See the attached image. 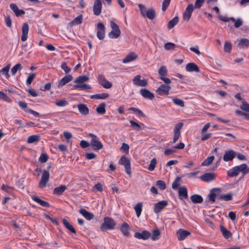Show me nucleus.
<instances>
[{
	"mask_svg": "<svg viewBox=\"0 0 249 249\" xmlns=\"http://www.w3.org/2000/svg\"><path fill=\"white\" fill-rule=\"evenodd\" d=\"M236 153L233 150L226 151L223 156V160L226 162L231 161L235 158Z\"/></svg>",
	"mask_w": 249,
	"mask_h": 249,
	"instance_id": "17",
	"label": "nucleus"
},
{
	"mask_svg": "<svg viewBox=\"0 0 249 249\" xmlns=\"http://www.w3.org/2000/svg\"><path fill=\"white\" fill-rule=\"evenodd\" d=\"M78 109L80 114L83 115H87L89 114V110L86 104L78 105Z\"/></svg>",
	"mask_w": 249,
	"mask_h": 249,
	"instance_id": "32",
	"label": "nucleus"
},
{
	"mask_svg": "<svg viewBox=\"0 0 249 249\" xmlns=\"http://www.w3.org/2000/svg\"><path fill=\"white\" fill-rule=\"evenodd\" d=\"M168 202L166 200L159 201L155 204L154 206V212L155 213H160L163 209L167 205Z\"/></svg>",
	"mask_w": 249,
	"mask_h": 249,
	"instance_id": "11",
	"label": "nucleus"
},
{
	"mask_svg": "<svg viewBox=\"0 0 249 249\" xmlns=\"http://www.w3.org/2000/svg\"><path fill=\"white\" fill-rule=\"evenodd\" d=\"M219 189L214 188L212 189L211 191L210 194L208 195V197H209V199L210 202L213 203L215 202V198L216 197V195L215 192L218 191Z\"/></svg>",
	"mask_w": 249,
	"mask_h": 249,
	"instance_id": "41",
	"label": "nucleus"
},
{
	"mask_svg": "<svg viewBox=\"0 0 249 249\" xmlns=\"http://www.w3.org/2000/svg\"><path fill=\"white\" fill-rule=\"evenodd\" d=\"M186 70L187 71H195L198 72L199 71V68L197 65L194 63H190L186 66Z\"/></svg>",
	"mask_w": 249,
	"mask_h": 249,
	"instance_id": "31",
	"label": "nucleus"
},
{
	"mask_svg": "<svg viewBox=\"0 0 249 249\" xmlns=\"http://www.w3.org/2000/svg\"><path fill=\"white\" fill-rule=\"evenodd\" d=\"M171 88L170 86L165 84H161L158 88L156 92L159 95L167 96L169 94V91L171 89Z\"/></svg>",
	"mask_w": 249,
	"mask_h": 249,
	"instance_id": "8",
	"label": "nucleus"
},
{
	"mask_svg": "<svg viewBox=\"0 0 249 249\" xmlns=\"http://www.w3.org/2000/svg\"><path fill=\"white\" fill-rule=\"evenodd\" d=\"M190 199L192 202L196 204L201 203L203 201V198L200 195H193L190 196Z\"/></svg>",
	"mask_w": 249,
	"mask_h": 249,
	"instance_id": "34",
	"label": "nucleus"
},
{
	"mask_svg": "<svg viewBox=\"0 0 249 249\" xmlns=\"http://www.w3.org/2000/svg\"><path fill=\"white\" fill-rule=\"evenodd\" d=\"M10 67V65L9 64L1 69L0 71V73L5 75L6 78H8L10 76V75L9 74Z\"/></svg>",
	"mask_w": 249,
	"mask_h": 249,
	"instance_id": "51",
	"label": "nucleus"
},
{
	"mask_svg": "<svg viewBox=\"0 0 249 249\" xmlns=\"http://www.w3.org/2000/svg\"><path fill=\"white\" fill-rule=\"evenodd\" d=\"M105 35V28L103 23L97 24V37L100 40L104 39Z\"/></svg>",
	"mask_w": 249,
	"mask_h": 249,
	"instance_id": "13",
	"label": "nucleus"
},
{
	"mask_svg": "<svg viewBox=\"0 0 249 249\" xmlns=\"http://www.w3.org/2000/svg\"><path fill=\"white\" fill-rule=\"evenodd\" d=\"M31 198H32L35 202L38 203L39 205L44 207L49 208L50 206V205L48 202L42 200L40 198L38 197L37 196H31Z\"/></svg>",
	"mask_w": 249,
	"mask_h": 249,
	"instance_id": "27",
	"label": "nucleus"
},
{
	"mask_svg": "<svg viewBox=\"0 0 249 249\" xmlns=\"http://www.w3.org/2000/svg\"><path fill=\"white\" fill-rule=\"evenodd\" d=\"M105 106L106 105L104 103L99 104L96 108L97 113L101 115L104 114L106 112Z\"/></svg>",
	"mask_w": 249,
	"mask_h": 249,
	"instance_id": "44",
	"label": "nucleus"
},
{
	"mask_svg": "<svg viewBox=\"0 0 249 249\" xmlns=\"http://www.w3.org/2000/svg\"><path fill=\"white\" fill-rule=\"evenodd\" d=\"M178 195L179 198L181 199L188 198V191L187 187L185 186L181 187L178 189Z\"/></svg>",
	"mask_w": 249,
	"mask_h": 249,
	"instance_id": "23",
	"label": "nucleus"
},
{
	"mask_svg": "<svg viewBox=\"0 0 249 249\" xmlns=\"http://www.w3.org/2000/svg\"><path fill=\"white\" fill-rule=\"evenodd\" d=\"M62 69L66 72V73H70L71 71V68L68 66L66 62H62L61 65H60Z\"/></svg>",
	"mask_w": 249,
	"mask_h": 249,
	"instance_id": "57",
	"label": "nucleus"
},
{
	"mask_svg": "<svg viewBox=\"0 0 249 249\" xmlns=\"http://www.w3.org/2000/svg\"><path fill=\"white\" fill-rule=\"evenodd\" d=\"M18 106H19L20 108H26V109L24 110V111L26 112H29V113H31V114H33V115H34L35 117H39L40 115L38 112L34 111L30 108H27V104L25 102L20 101L18 102Z\"/></svg>",
	"mask_w": 249,
	"mask_h": 249,
	"instance_id": "16",
	"label": "nucleus"
},
{
	"mask_svg": "<svg viewBox=\"0 0 249 249\" xmlns=\"http://www.w3.org/2000/svg\"><path fill=\"white\" fill-rule=\"evenodd\" d=\"M110 26L112 28V31L108 34V37L111 39L117 38L121 35L119 27L112 20L110 22Z\"/></svg>",
	"mask_w": 249,
	"mask_h": 249,
	"instance_id": "5",
	"label": "nucleus"
},
{
	"mask_svg": "<svg viewBox=\"0 0 249 249\" xmlns=\"http://www.w3.org/2000/svg\"><path fill=\"white\" fill-rule=\"evenodd\" d=\"M181 178L180 177L178 176L174 180L172 184V188L174 190H177L179 189V186L181 184Z\"/></svg>",
	"mask_w": 249,
	"mask_h": 249,
	"instance_id": "40",
	"label": "nucleus"
},
{
	"mask_svg": "<svg viewBox=\"0 0 249 249\" xmlns=\"http://www.w3.org/2000/svg\"><path fill=\"white\" fill-rule=\"evenodd\" d=\"M79 213H80V214L82 215L87 220H91L94 216L92 213H89L85 209H79Z\"/></svg>",
	"mask_w": 249,
	"mask_h": 249,
	"instance_id": "28",
	"label": "nucleus"
},
{
	"mask_svg": "<svg viewBox=\"0 0 249 249\" xmlns=\"http://www.w3.org/2000/svg\"><path fill=\"white\" fill-rule=\"evenodd\" d=\"M39 141V136L37 135H33L29 136L27 139V142L29 143H33L37 142Z\"/></svg>",
	"mask_w": 249,
	"mask_h": 249,
	"instance_id": "46",
	"label": "nucleus"
},
{
	"mask_svg": "<svg viewBox=\"0 0 249 249\" xmlns=\"http://www.w3.org/2000/svg\"><path fill=\"white\" fill-rule=\"evenodd\" d=\"M176 45L172 42H167L164 44V49L165 50H170L174 49Z\"/></svg>",
	"mask_w": 249,
	"mask_h": 249,
	"instance_id": "64",
	"label": "nucleus"
},
{
	"mask_svg": "<svg viewBox=\"0 0 249 249\" xmlns=\"http://www.w3.org/2000/svg\"><path fill=\"white\" fill-rule=\"evenodd\" d=\"M158 72L160 76H166L167 74V70L166 66H162L159 69Z\"/></svg>",
	"mask_w": 249,
	"mask_h": 249,
	"instance_id": "52",
	"label": "nucleus"
},
{
	"mask_svg": "<svg viewBox=\"0 0 249 249\" xmlns=\"http://www.w3.org/2000/svg\"><path fill=\"white\" fill-rule=\"evenodd\" d=\"M142 17H147L149 19L153 20L156 15L155 10L153 8L147 9L145 6L142 4H138Z\"/></svg>",
	"mask_w": 249,
	"mask_h": 249,
	"instance_id": "3",
	"label": "nucleus"
},
{
	"mask_svg": "<svg viewBox=\"0 0 249 249\" xmlns=\"http://www.w3.org/2000/svg\"><path fill=\"white\" fill-rule=\"evenodd\" d=\"M218 18L220 20L224 22H229L231 21H235V18L233 17L228 18L227 17H223L221 15H219L218 16Z\"/></svg>",
	"mask_w": 249,
	"mask_h": 249,
	"instance_id": "62",
	"label": "nucleus"
},
{
	"mask_svg": "<svg viewBox=\"0 0 249 249\" xmlns=\"http://www.w3.org/2000/svg\"><path fill=\"white\" fill-rule=\"evenodd\" d=\"M183 126L182 122L178 123L175 125L174 129V139L173 142L174 143L177 142L179 137L180 136V130Z\"/></svg>",
	"mask_w": 249,
	"mask_h": 249,
	"instance_id": "12",
	"label": "nucleus"
},
{
	"mask_svg": "<svg viewBox=\"0 0 249 249\" xmlns=\"http://www.w3.org/2000/svg\"><path fill=\"white\" fill-rule=\"evenodd\" d=\"M29 30V25L27 24V23H23L22 25V35L21 37V39L22 42H25L27 40Z\"/></svg>",
	"mask_w": 249,
	"mask_h": 249,
	"instance_id": "18",
	"label": "nucleus"
},
{
	"mask_svg": "<svg viewBox=\"0 0 249 249\" xmlns=\"http://www.w3.org/2000/svg\"><path fill=\"white\" fill-rule=\"evenodd\" d=\"M214 159V156H211L208 157L202 163V166H209L212 163Z\"/></svg>",
	"mask_w": 249,
	"mask_h": 249,
	"instance_id": "50",
	"label": "nucleus"
},
{
	"mask_svg": "<svg viewBox=\"0 0 249 249\" xmlns=\"http://www.w3.org/2000/svg\"><path fill=\"white\" fill-rule=\"evenodd\" d=\"M224 50L225 52L228 53H231V42H225L224 45Z\"/></svg>",
	"mask_w": 249,
	"mask_h": 249,
	"instance_id": "59",
	"label": "nucleus"
},
{
	"mask_svg": "<svg viewBox=\"0 0 249 249\" xmlns=\"http://www.w3.org/2000/svg\"><path fill=\"white\" fill-rule=\"evenodd\" d=\"M10 9H12V10H13L14 14H16V16L17 17H20L22 15L25 14V12L24 11L18 9V6L16 4H15L14 3L10 4Z\"/></svg>",
	"mask_w": 249,
	"mask_h": 249,
	"instance_id": "21",
	"label": "nucleus"
},
{
	"mask_svg": "<svg viewBox=\"0 0 249 249\" xmlns=\"http://www.w3.org/2000/svg\"><path fill=\"white\" fill-rule=\"evenodd\" d=\"M220 231L225 239H229L231 237V233L230 231L227 230L223 225L220 226Z\"/></svg>",
	"mask_w": 249,
	"mask_h": 249,
	"instance_id": "36",
	"label": "nucleus"
},
{
	"mask_svg": "<svg viewBox=\"0 0 249 249\" xmlns=\"http://www.w3.org/2000/svg\"><path fill=\"white\" fill-rule=\"evenodd\" d=\"M238 45L241 49L247 48L249 46V40L247 38L241 39L239 40Z\"/></svg>",
	"mask_w": 249,
	"mask_h": 249,
	"instance_id": "43",
	"label": "nucleus"
},
{
	"mask_svg": "<svg viewBox=\"0 0 249 249\" xmlns=\"http://www.w3.org/2000/svg\"><path fill=\"white\" fill-rule=\"evenodd\" d=\"M62 223L64 227H65L66 229H67L72 233H73L74 234L76 233V231L75 230L74 228L72 226L71 224L69 222H68V220H67L65 218H63L62 219Z\"/></svg>",
	"mask_w": 249,
	"mask_h": 249,
	"instance_id": "35",
	"label": "nucleus"
},
{
	"mask_svg": "<svg viewBox=\"0 0 249 249\" xmlns=\"http://www.w3.org/2000/svg\"><path fill=\"white\" fill-rule=\"evenodd\" d=\"M194 10V6L192 4H190L187 6L186 10L183 14V19L185 21H189L192 13Z\"/></svg>",
	"mask_w": 249,
	"mask_h": 249,
	"instance_id": "14",
	"label": "nucleus"
},
{
	"mask_svg": "<svg viewBox=\"0 0 249 249\" xmlns=\"http://www.w3.org/2000/svg\"><path fill=\"white\" fill-rule=\"evenodd\" d=\"M157 164V160L156 158H154L150 160L149 165L148 166V169L149 171H153L154 170L155 166Z\"/></svg>",
	"mask_w": 249,
	"mask_h": 249,
	"instance_id": "58",
	"label": "nucleus"
},
{
	"mask_svg": "<svg viewBox=\"0 0 249 249\" xmlns=\"http://www.w3.org/2000/svg\"><path fill=\"white\" fill-rule=\"evenodd\" d=\"M0 99L3 100L8 103L12 102V100L9 98V97L1 91H0Z\"/></svg>",
	"mask_w": 249,
	"mask_h": 249,
	"instance_id": "55",
	"label": "nucleus"
},
{
	"mask_svg": "<svg viewBox=\"0 0 249 249\" xmlns=\"http://www.w3.org/2000/svg\"><path fill=\"white\" fill-rule=\"evenodd\" d=\"M128 110L133 111L134 114H136V115L138 116L143 117L144 116L143 112L138 108L129 107L128 108Z\"/></svg>",
	"mask_w": 249,
	"mask_h": 249,
	"instance_id": "49",
	"label": "nucleus"
},
{
	"mask_svg": "<svg viewBox=\"0 0 249 249\" xmlns=\"http://www.w3.org/2000/svg\"><path fill=\"white\" fill-rule=\"evenodd\" d=\"M50 178V173L48 170H43L42 173L41 178L38 183L39 188H44L46 186V184Z\"/></svg>",
	"mask_w": 249,
	"mask_h": 249,
	"instance_id": "7",
	"label": "nucleus"
},
{
	"mask_svg": "<svg viewBox=\"0 0 249 249\" xmlns=\"http://www.w3.org/2000/svg\"><path fill=\"white\" fill-rule=\"evenodd\" d=\"M130 227L128 223L124 222L121 224L120 227V231L122 233L125 237H129L130 235L129 233Z\"/></svg>",
	"mask_w": 249,
	"mask_h": 249,
	"instance_id": "19",
	"label": "nucleus"
},
{
	"mask_svg": "<svg viewBox=\"0 0 249 249\" xmlns=\"http://www.w3.org/2000/svg\"><path fill=\"white\" fill-rule=\"evenodd\" d=\"M142 202H138L137 205L134 206V209L136 211V215L137 217H139L141 215L142 211Z\"/></svg>",
	"mask_w": 249,
	"mask_h": 249,
	"instance_id": "48",
	"label": "nucleus"
},
{
	"mask_svg": "<svg viewBox=\"0 0 249 249\" xmlns=\"http://www.w3.org/2000/svg\"><path fill=\"white\" fill-rule=\"evenodd\" d=\"M108 97L109 94L108 93H103L92 95L91 96V98L96 99H105L107 98Z\"/></svg>",
	"mask_w": 249,
	"mask_h": 249,
	"instance_id": "39",
	"label": "nucleus"
},
{
	"mask_svg": "<svg viewBox=\"0 0 249 249\" xmlns=\"http://www.w3.org/2000/svg\"><path fill=\"white\" fill-rule=\"evenodd\" d=\"M151 233L148 231H142L141 232H136L134 234V237L138 239H142L144 240H147L150 238Z\"/></svg>",
	"mask_w": 249,
	"mask_h": 249,
	"instance_id": "10",
	"label": "nucleus"
},
{
	"mask_svg": "<svg viewBox=\"0 0 249 249\" xmlns=\"http://www.w3.org/2000/svg\"><path fill=\"white\" fill-rule=\"evenodd\" d=\"M88 137L91 138L90 144L94 150L98 151L103 148V144L99 140L98 137L92 133L89 134Z\"/></svg>",
	"mask_w": 249,
	"mask_h": 249,
	"instance_id": "4",
	"label": "nucleus"
},
{
	"mask_svg": "<svg viewBox=\"0 0 249 249\" xmlns=\"http://www.w3.org/2000/svg\"><path fill=\"white\" fill-rule=\"evenodd\" d=\"M97 80L101 86L105 89H110L112 86L111 82L108 81L105 77L104 75H99Z\"/></svg>",
	"mask_w": 249,
	"mask_h": 249,
	"instance_id": "9",
	"label": "nucleus"
},
{
	"mask_svg": "<svg viewBox=\"0 0 249 249\" xmlns=\"http://www.w3.org/2000/svg\"><path fill=\"white\" fill-rule=\"evenodd\" d=\"M138 55L134 53L131 52L125 56L123 62L124 64L128 63L136 59Z\"/></svg>",
	"mask_w": 249,
	"mask_h": 249,
	"instance_id": "26",
	"label": "nucleus"
},
{
	"mask_svg": "<svg viewBox=\"0 0 249 249\" xmlns=\"http://www.w3.org/2000/svg\"><path fill=\"white\" fill-rule=\"evenodd\" d=\"M67 189V187L65 185H61L58 187H55L53 191V194L54 195L60 196L63 194V192Z\"/></svg>",
	"mask_w": 249,
	"mask_h": 249,
	"instance_id": "33",
	"label": "nucleus"
},
{
	"mask_svg": "<svg viewBox=\"0 0 249 249\" xmlns=\"http://www.w3.org/2000/svg\"><path fill=\"white\" fill-rule=\"evenodd\" d=\"M83 16L80 15L77 17L73 20L71 21V24L72 25H79L82 23Z\"/></svg>",
	"mask_w": 249,
	"mask_h": 249,
	"instance_id": "53",
	"label": "nucleus"
},
{
	"mask_svg": "<svg viewBox=\"0 0 249 249\" xmlns=\"http://www.w3.org/2000/svg\"><path fill=\"white\" fill-rule=\"evenodd\" d=\"M156 185L161 190H164L166 188L165 182L162 180H158L156 182Z\"/></svg>",
	"mask_w": 249,
	"mask_h": 249,
	"instance_id": "54",
	"label": "nucleus"
},
{
	"mask_svg": "<svg viewBox=\"0 0 249 249\" xmlns=\"http://www.w3.org/2000/svg\"><path fill=\"white\" fill-rule=\"evenodd\" d=\"M232 198L231 194H228L226 195H220L217 196V199L219 200H224L225 201H230Z\"/></svg>",
	"mask_w": 249,
	"mask_h": 249,
	"instance_id": "47",
	"label": "nucleus"
},
{
	"mask_svg": "<svg viewBox=\"0 0 249 249\" xmlns=\"http://www.w3.org/2000/svg\"><path fill=\"white\" fill-rule=\"evenodd\" d=\"M240 108L241 110H242L244 111H247L249 112V104L246 101L242 103V104L241 105Z\"/></svg>",
	"mask_w": 249,
	"mask_h": 249,
	"instance_id": "63",
	"label": "nucleus"
},
{
	"mask_svg": "<svg viewBox=\"0 0 249 249\" xmlns=\"http://www.w3.org/2000/svg\"><path fill=\"white\" fill-rule=\"evenodd\" d=\"M172 101L174 104H176L179 107H184L185 106V104L182 100L178 99V98H172Z\"/></svg>",
	"mask_w": 249,
	"mask_h": 249,
	"instance_id": "56",
	"label": "nucleus"
},
{
	"mask_svg": "<svg viewBox=\"0 0 249 249\" xmlns=\"http://www.w3.org/2000/svg\"><path fill=\"white\" fill-rule=\"evenodd\" d=\"M178 22V17H174L171 20L168 22V27L169 29L173 28L176 25H177Z\"/></svg>",
	"mask_w": 249,
	"mask_h": 249,
	"instance_id": "45",
	"label": "nucleus"
},
{
	"mask_svg": "<svg viewBox=\"0 0 249 249\" xmlns=\"http://www.w3.org/2000/svg\"><path fill=\"white\" fill-rule=\"evenodd\" d=\"M140 94L142 97L152 100L154 98V95L152 92H151L149 90L146 89H141L140 90Z\"/></svg>",
	"mask_w": 249,
	"mask_h": 249,
	"instance_id": "20",
	"label": "nucleus"
},
{
	"mask_svg": "<svg viewBox=\"0 0 249 249\" xmlns=\"http://www.w3.org/2000/svg\"><path fill=\"white\" fill-rule=\"evenodd\" d=\"M73 88L79 90H88L91 89V86L87 84L83 83L80 85H75Z\"/></svg>",
	"mask_w": 249,
	"mask_h": 249,
	"instance_id": "37",
	"label": "nucleus"
},
{
	"mask_svg": "<svg viewBox=\"0 0 249 249\" xmlns=\"http://www.w3.org/2000/svg\"><path fill=\"white\" fill-rule=\"evenodd\" d=\"M116 222L112 218L105 216L104 218V222L100 226V230L102 231L113 230L116 226Z\"/></svg>",
	"mask_w": 249,
	"mask_h": 249,
	"instance_id": "2",
	"label": "nucleus"
},
{
	"mask_svg": "<svg viewBox=\"0 0 249 249\" xmlns=\"http://www.w3.org/2000/svg\"><path fill=\"white\" fill-rule=\"evenodd\" d=\"M22 68L21 65L20 64H18L12 68L11 72H12V75H14L17 73L18 70H20Z\"/></svg>",
	"mask_w": 249,
	"mask_h": 249,
	"instance_id": "61",
	"label": "nucleus"
},
{
	"mask_svg": "<svg viewBox=\"0 0 249 249\" xmlns=\"http://www.w3.org/2000/svg\"><path fill=\"white\" fill-rule=\"evenodd\" d=\"M141 75H137L133 79V83L137 86L145 87L147 86L148 82L146 79H141Z\"/></svg>",
	"mask_w": 249,
	"mask_h": 249,
	"instance_id": "15",
	"label": "nucleus"
},
{
	"mask_svg": "<svg viewBox=\"0 0 249 249\" xmlns=\"http://www.w3.org/2000/svg\"><path fill=\"white\" fill-rule=\"evenodd\" d=\"M72 79V76L71 75H67L64 76L61 80L59 82L58 87H61L66 85L68 82L71 81Z\"/></svg>",
	"mask_w": 249,
	"mask_h": 249,
	"instance_id": "30",
	"label": "nucleus"
},
{
	"mask_svg": "<svg viewBox=\"0 0 249 249\" xmlns=\"http://www.w3.org/2000/svg\"><path fill=\"white\" fill-rule=\"evenodd\" d=\"M249 173V167L247 164L243 163L239 165H236L227 171V176L230 177H237L241 173L242 177Z\"/></svg>",
	"mask_w": 249,
	"mask_h": 249,
	"instance_id": "1",
	"label": "nucleus"
},
{
	"mask_svg": "<svg viewBox=\"0 0 249 249\" xmlns=\"http://www.w3.org/2000/svg\"><path fill=\"white\" fill-rule=\"evenodd\" d=\"M215 178L214 173H204L200 176V179L203 181L210 182Z\"/></svg>",
	"mask_w": 249,
	"mask_h": 249,
	"instance_id": "25",
	"label": "nucleus"
},
{
	"mask_svg": "<svg viewBox=\"0 0 249 249\" xmlns=\"http://www.w3.org/2000/svg\"><path fill=\"white\" fill-rule=\"evenodd\" d=\"M101 1H95L94 6H93V13L95 16H99L101 13Z\"/></svg>",
	"mask_w": 249,
	"mask_h": 249,
	"instance_id": "22",
	"label": "nucleus"
},
{
	"mask_svg": "<svg viewBox=\"0 0 249 249\" xmlns=\"http://www.w3.org/2000/svg\"><path fill=\"white\" fill-rule=\"evenodd\" d=\"M190 234V232L187 231L180 229L178 231V239L179 241L183 240Z\"/></svg>",
	"mask_w": 249,
	"mask_h": 249,
	"instance_id": "24",
	"label": "nucleus"
},
{
	"mask_svg": "<svg viewBox=\"0 0 249 249\" xmlns=\"http://www.w3.org/2000/svg\"><path fill=\"white\" fill-rule=\"evenodd\" d=\"M160 232L159 229L154 230L152 231V233H151L150 238H151L153 241H157L160 238Z\"/></svg>",
	"mask_w": 249,
	"mask_h": 249,
	"instance_id": "38",
	"label": "nucleus"
},
{
	"mask_svg": "<svg viewBox=\"0 0 249 249\" xmlns=\"http://www.w3.org/2000/svg\"><path fill=\"white\" fill-rule=\"evenodd\" d=\"M89 80V77L86 75H80L76 78L74 82L76 83H82L86 82Z\"/></svg>",
	"mask_w": 249,
	"mask_h": 249,
	"instance_id": "42",
	"label": "nucleus"
},
{
	"mask_svg": "<svg viewBox=\"0 0 249 249\" xmlns=\"http://www.w3.org/2000/svg\"><path fill=\"white\" fill-rule=\"evenodd\" d=\"M119 164L124 167L125 173L128 175L131 174V167H130V161L129 158L124 156H122L119 161Z\"/></svg>",
	"mask_w": 249,
	"mask_h": 249,
	"instance_id": "6",
	"label": "nucleus"
},
{
	"mask_svg": "<svg viewBox=\"0 0 249 249\" xmlns=\"http://www.w3.org/2000/svg\"><path fill=\"white\" fill-rule=\"evenodd\" d=\"M48 159V156L46 153H42L38 159V161L41 163L46 162Z\"/></svg>",
	"mask_w": 249,
	"mask_h": 249,
	"instance_id": "60",
	"label": "nucleus"
},
{
	"mask_svg": "<svg viewBox=\"0 0 249 249\" xmlns=\"http://www.w3.org/2000/svg\"><path fill=\"white\" fill-rule=\"evenodd\" d=\"M129 123L134 130L140 131L143 129L144 128V124L142 123L138 124L133 120H130Z\"/></svg>",
	"mask_w": 249,
	"mask_h": 249,
	"instance_id": "29",
	"label": "nucleus"
}]
</instances>
